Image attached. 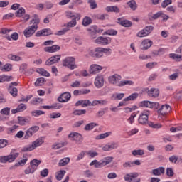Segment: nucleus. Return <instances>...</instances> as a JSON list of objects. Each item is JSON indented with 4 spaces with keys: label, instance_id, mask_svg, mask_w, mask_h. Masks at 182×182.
<instances>
[{
    "label": "nucleus",
    "instance_id": "e2e57ef3",
    "mask_svg": "<svg viewBox=\"0 0 182 182\" xmlns=\"http://www.w3.org/2000/svg\"><path fill=\"white\" fill-rule=\"evenodd\" d=\"M35 171L36 169H34L31 166H30L24 171V173L25 174H33V173H35Z\"/></svg>",
    "mask_w": 182,
    "mask_h": 182
},
{
    "label": "nucleus",
    "instance_id": "49530a36",
    "mask_svg": "<svg viewBox=\"0 0 182 182\" xmlns=\"http://www.w3.org/2000/svg\"><path fill=\"white\" fill-rule=\"evenodd\" d=\"M25 9L23 7H21L16 12V16L17 18H22L25 15Z\"/></svg>",
    "mask_w": 182,
    "mask_h": 182
},
{
    "label": "nucleus",
    "instance_id": "aec40b11",
    "mask_svg": "<svg viewBox=\"0 0 182 182\" xmlns=\"http://www.w3.org/2000/svg\"><path fill=\"white\" fill-rule=\"evenodd\" d=\"M147 94L149 97H159L160 91L157 88H151L150 90H148Z\"/></svg>",
    "mask_w": 182,
    "mask_h": 182
},
{
    "label": "nucleus",
    "instance_id": "6e6552de",
    "mask_svg": "<svg viewBox=\"0 0 182 182\" xmlns=\"http://www.w3.org/2000/svg\"><path fill=\"white\" fill-rule=\"evenodd\" d=\"M150 114V112L147 110L143 111V112L141 113L138 122L140 123V124H146L149 120V116Z\"/></svg>",
    "mask_w": 182,
    "mask_h": 182
},
{
    "label": "nucleus",
    "instance_id": "774afa93",
    "mask_svg": "<svg viewBox=\"0 0 182 182\" xmlns=\"http://www.w3.org/2000/svg\"><path fill=\"white\" fill-rule=\"evenodd\" d=\"M166 176H168V177H173V176H174V171H173V168H166Z\"/></svg>",
    "mask_w": 182,
    "mask_h": 182
},
{
    "label": "nucleus",
    "instance_id": "0eeeda50",
    "mask_svg": "<svg viewBox=\"0 0 182 182\" xmlns=\"http://www.w3.org/2000/svg\"><path fill=\"white\" fill-rule=\"evenodd\" d=\"M37 132H39V127L38 126H33L30 127L26 132L24 139L26 140H28V139H30V137H32L35 133Z\"/></svg>",
    "mask_w": 182,
    "mask_h": 182
},
{
    "label": "nucleus",
    "instance_id": "b1692460",
    "mask_svg": "<svg viewBox=\"0 0 182 182\" xmlns=\"http://www.w3.org/2000/svg\"><path fill=\"white\" fill-rule=\"evenodd\" d=\"M101 161V167H105V166H107V164H110L112 161H113V156H107L103 158Z\"/></svg>",
    "mask_w": 182,
    "mask_h": 182
},
{
    "label": "nucleus",
    "instance_id": "20e7f679",
    "mask_svg": "<svg viewBox=\"0 0 182 182\" xmlns=\"http://www.w3.org/2000/svg\"><path fill=\"white\" fill-rule=\"evenodd\" d=\"M154 29V27H153V26H146L144 29L138 32V33L136 34V36L138 38H144L146 36H149V34L151 32H153Z\"/></svg>",
    "mask_w": 182,
    "mask_h": 182
},
{
    "label": "nucleus",
    "instance_id": "39448f33",
    "mask_svg": "<svg viewBox=\"0 0 182 182\" xmlns=\"http://www.w3.org/2000/svg\"><path fill=\"white\" fill-rule=\"evenodd\" d=\"M171 112V107H170L168 105H161L160 108V114H161V119L162 122H164V119H166V114H168V113H170Z\"/></svg>",
    "mask_w": 182,
    "mask_h": 182
},
{
    "label": "nucleus",
    "instance_id": "cd10ccee",
    "mask_svg": "<svg viewBox=\"0 0 182 182\" xmlns=\"http://www.w3.org/2000/svg\"><path fill=\"white\" fill-rule=\"evenodd\" d=\"M134 85V82L132 80H123L120 81L119 83L117 85V86H119V87H122V86H133Z\"/></svg>",
    "mask_w": 182,
    "mask_h": 182
},
{
    "label": "nucleus",
    "instance_id": "7c9ffc66",
    "mask_svg": "<svg viewBox=\"0 0 182 182\" xmlns=\"http://www.w3.org/2000/svg\"><path fill=\"white\" fill-rule=\"evenodd\" d=\"M70 161V158L67 157V158H64L61 160H60L59 163H58V166L59 167H63L64 166H68V164H69Z\"/></svg>",
    "mask_w": 182,
    "mask_h": 182
},
{
    "label": "nucleus",
    "instance_id": "a19ab883",
    "mask_svg": "<svg viewBox=\"0 0 182 182\" xmlns=\"http://www.w3.org/2000/svg\"><path fill=\"white\" fill-rule=\"evenodd\" d=\"M127 5L132 11H136L137 9V3H136V1L134 0L128 1Z\"/></svg>",
    "mask_w": 182,
    "mask_h": 182
},
{
    "label": "nucleus",
    "instance_id": "f257e3e1",
    "mask_svg": "<svg viewBox=\"0 0 182 182\" xmlns=\"http://www.w3.org/2000/svg\"><path fill=\"white\" fill-rule=\"evenodd\" d=\"M39 22H41L39 18H33L30 21V23H33V25L28 26L23 31L25 38H31V36H32L35 32L38 31V25H39Z\"/></svg>",
    "mask_w": 182,
    "mask_h": 182
},
{
    "label": "nucleus",
    "instance_id": "864d4df0",
    "mask_svg": "<svg viewBox=\"0 0 182 182\" xmlns=\"http://www.w3.org/2000/svg\"><path fill=\"white\" fill-rule=\"evenodd\" d=\"M73 114L75 116H82V114H86V109H75L73 112Z\"/></svg>",
    "mask_w": 182,
    "mask_h": 182
},
{
    "label": "nucleus",
    "instance_id": "c9c22d12",
    "mask_svg": "<svg viewBox=\"0 0 182 182\" xmlns=\"http://www.w3.org/2000/svg\"><path fill=\"white\" fill-rule=\"evenodd\" d=\"M8 90L9 93L13 95L14 97L18 96V88L15 87L9 86Z\"/></svg>",
    "mask_w": 182,
    "mask_h": 182
},
{
    "label": "nucleus",
    "instance_id": "37998d69",
    "mask_svg": "<svg viewBox=\"0 0 182 182\" xmlns=\"http://www.w3.org/2000/svg\"><path fill=\"white\" fill-rule=\"evenodd\" d=\"M96 126H97V124L95 122H91L85 125V127H84V130H85L86 132H89V130H93V129H95Z\"/></svg>",
    "mask_w": 182,
    "mask_h": 182
},
{
    "label": "nucleus",
    "instance_id": "f8f14e48",
    "mask_svg": "<svg viewBox=\"0 0 182 182\" xmlns=\"http://www.w3.org/2000/svg\"><path fill=\"white\" fill-rule=\"evenodd\" d=\"M60 58H62V55H55L51 56L46 61V65L47 66L55 65V63H58L59 60H60Z\"/></svg>",
    "mask_w": 182,
    "mask_h": 182
},
{
    "label": "nucleus",
    "instance_id": "4d7b16f0",
    "mask_svg": "<svg viewBox=\"0 0 182 182\" xmlns=\"http://www.w3.org/2000/svg\"><path fill=\"white\" fill-rule=\"evenodd\" d=\"M88 4L91 9H96L97 8V4L95 0H88Z\"/></svg>",
    "mask_w": 182,
    "mask_h": 182
},
{
    "label": "nucleus",
    "instance_id": "412c9836",
    "mask_svg": "<svg viewBox=\"0 0 182 182\" xmlns=\"http://www.w3.org/2000/svg\"><path fill=\"white\" fill-rule=\"evenodd\" d=\"M102 69H103L102 66L94 64L90 66V73L92 75H96V73H99Z\"/></svg>",
    "mask_w": 182,
    "mask_h": 182
},
{
    "label": "nucleus",
    "instance_id": "dca6fc26",
    "mask_svg": "<svg viewBox=\"0 0 182 182\" xmlns=\"http://www.w3.org/2000/svg\"><path fill=\"white\" fill-rule=\"evenodd\" d=\"M71 96L72 95H70V92H64L60 95V97L58 98V100L60 103H65L70 100Z\"/></svg>",
    "mask_w": 182,
    "mask_h": 182
},
{
    "label": "nucleus",
    "instance_id": "603ef678",
    "mask_svg": "<svg viewBox=\"0 0 182 182\" xmlns=\"http://www.w3.org/2000/svg\"><path fill=\"white\" fill-rule=\"evenodd\" d=\"M90 166H95V168H100L102 167L101 161H98L95 159L90 164Z\"/></svg>",
    "mask_w": 182,
    "mask_h": 182
},
{
    "label": "nucleus",
    "instance_id": "de8ad7c7",
    "mask_svg": "<svg viewBox=\"0 0 182 182\" xmlns=\"http://www.w3.org/2000/svg\"><path fill=\"white\" fill-rule=\"evenodd\" d=\"M45 83H46V80L43 77H40L36 81L35 86H43Z\"/></svg>",
    "mask_w": 182,
    "mask_h": 182
},
{
    "label": "nucleus",
    "instance_id": "c756f323",
    "mask_svg": "<svg viewBox=\"0 0 182 182\" xmlns=\"http://www.w3.org/2000/svg\"><path fill=\"white\" fill-rule=\"evenodd\" d=\"M18 122L21 126H25L26 123H29V119L25 117H18Z\"/></svg>",
    "mask_w": 182,
    "mask_h": 182
},
{
    "label": "nucleus",
    "instance_id": "393cba45",
    "mask_svg": "<svg viewBox=\"0 0 182 182\" xmlns=\"http://www.w3.org/2000/svg\"><path fill=\"white\" fill-rule=\"evenodd\" d=\"M45 143V141L43 140V136H41L38 139H37L36 141H34L31 145L33 146V149H36V147H39L40 146H42Z\"/></svg>",
    "mask_w": 182,
    "mask_h": 182
},
{
    "label": "nucleus",
    "instance_id": "6ab92c4d",
    "mask_svg": "<svg viewBox=\"0 0 182 182\" xmlns=\"http://www.w3.org/2000/svg\"><path fill=\"white\" fill-rule=\"evenodd\" d=\"M119 147V144L116 142H113L112 144H106L102 147V150L104 151H110V150H114V149H117Z\"/></svg>",
    "mask_w": 182,
    "mask_h": 182
},
{
    "label": "nucleus",
    "instance_id": "58836bf2",
    "mask_svg": "<svg viewBox=\"0 0 182 182\" xmlns=\"http://www.w3.org/2000/svg\"><path fill=\"white\" fill-rule=\"evenodd\" d=\"M124 97V93H117L112 95V100H122Z\"/></svg>",
    "mask_w": 182,
    "mask_h": 182
},
{
    "label": "nucleus",
    "instance_id": "5701e85b",
    "mask_svg": "<svg viewBox=\"0 0 182 182\" xmlns=\"http://www.w3.org/2000/svg\"><path fill=\"white\" fill-rule=\"evenodd\" d=\"M45 52H48L49 53H54V52H58L60 50V46L58 45H54L50 47H46L44 48Z\"/></svg>",
    "mask_w": 182,
    "mask_h": 182
},
{
    "label": "nucleus",
    "instance_id": "f03ea898",
    "mask_svg": "<svg viewBox=\"0 0 182 182\" xmlns=\"http://www.w3.org/2000/svg\"><path fill=\"white\" fill-rule=\"evenodd\" d=\"M14 151H15V150L12 149L10 154L4 156H0V163H14V161L19 157V153H15Z\"/></svg>",
    "mask_w": 182,
    "mask_h": 182
},
{
    "label": "nucleus",
    "instance_id": "79ce46f5",
    "mask_svg": "<svg viewBox=\"0 0 182 182\" xmlns=\"http://www.w3.org/2000/svg\"><path fill=\"white\" fill-rule=\"evenodd\" d=\"M37 72L39 73V75H41V76H46V77H49V76H50L49 72L43 68H38Z\"/></svg>",
    "mask_w": 182,
    "mask_h": 182
},
{
    "label": "nucleus",
    "instance_id": "473e14b6",
    "mask_svg": "<svg viewBox=\"0 0 182 182\" xmlns=\"http://www.w3.org/2000/svg\"><path fill=\"white\" fill-rule=\"evenodd\" d=\"M139 97V93L134 92L129 97L124 99V102H129L130 100H136Z\"/></svg>",
    "mask_w": 182,
    "mask_h": 182
},
{
    "label": "nucleus",
    "instance_id": "bb28decb",
    "mask_svg": "<svg viewBox=\"0 0 182 182\" xmlns=\"http://www.w3.org/2000/svg\"><path fill=\"white\" fill-rule=\"evenodd\" d=\"M76 19H77V21L80 19V14H77L76 17L73 18L72 21L66 25L67 28H73L74 26H76Z\"/></svg>",
    "mask_w": 182,
    "mask_h": 182
},
{
    "label": "nucleus",
    "instance_id": "e433bc0d",
    "mask_svg": "<svg viewBox=\"0 0 182 182\" xmlns=\"http://www.w3.org/2000/svg\"><path fill=\"white\" fill-rule=\"evenodd\" d=\"M112 134V132H105L104 134H100L95 136L96 140H102V139H106V137H109Z\"/></svg>",
    "mask_w": 182,
    "mask_h": 182
},
{
    "label": "nucleus",
    "instance_id": "bf43d9fd",
    "mask_svg": "<svg viewBox=\"0 0 182 182\" xmlns=\"http://www.w3.org/2000/svg\"><path fill=\"white\" fill-rule=\"evenodd\" d=\"M0 113L1 114H5V116H9V113H11V108L9 107H5V108H3Z\"/></svg>",
    "mask_w": 182,
    "mask_h": 182
},
{
    "label": "nucleus",
    "instance_id": "ea45409f",
    "mask_svg": "<svg viewBox=\"0 0 182 182\" xmlns=\"http://www.w3.org/2000/svg\"><path fill=\"white\" fill-rule=\"evenodd\" d=\"M169 58L173 59V60H176V62H181L182 60V55L176 53H171Z\"/></svg>",
    "mask_w": 182,
    "mask_h": 182
},
{
    "label": "nucleus",
    "instance_id": "9d476101",
    "mask_svg": "<svg viewBox=\"0 0 182 182\" xmlns=\"http://www.w3.org/2000/svg\"><path fill=\"white\" fill-rule=\"evenodd\" d=\"M95 86L97 87V89H100V87H103L105 86V77L102 75H97L95 79L94 82Z\"/></svg>",
    "mask_w": 182,
    "mask_h": 182
},
{
    "label": "nucleus",
    "instance_id": "f704fd0d",
    "mask_svg": "<svg viewBox=\"0 0 182 182\" xmlns=\"http://www.w3.org/2000/svg\"><path fill=\"white\" fill-rule=\"evenodd\" d=\"M65 174H66V171H65V170L59 171L55 174L56 180H58L59 181H60V180H62V178H63V177Z\"/></svg>",
    "mask_w": 182,
    "mask_h": 182
},
{
    "label": "nucleus",
    "instance_id": "4468645a",
    "mask_svg": "<svg viewBox=\"0 0 182 182\" xmlns=\"http://www.w3.org/2000/svg\"><path fill=\"white\" fill-rule=\"evenodd\" d=\"M53 32L50 28H44L41 31H38L36 33V36L39 38L41 36H49V35H53Z\"/></svg>",
    "mask_w": 182,
    "mask_h": 182
},
{
    "label": "nucleus",
    "instance_id": "a18cd8bd",
    "mask_svg": "<svg viewBox=\"0 0 182 182\" xmlns=\"http://www.w3.org/2000/svg\"><path fill=\"white\" fill-rule=\"evenodd\" d=\"M107 110H109V108L105 107V108H102L101 110L98 111L96 113V117H103V116L105 115V113H106L107 112Z\"/></svg>",
    "mask_w": 182,
    "mask_h": 182
},
{
    "label": "nucleus",
    "instance_id": "f3484780",
    "mask_svg": "<svg viewBox=\"0 0 182 182\" xmlns=\"http://www.w3.org/2000/svg\"><path fill=\"white\" fill-rule=\"evenodd\" d=\"M119 80H122V76L117 74L108 77V81L109 83H111V85H116L117 82H119Z\"/></svg>",
    "mask_w": 182,
    "mask_h": 182
},
{
    "label": "nucleus",
    "instance_id": "09e8293b",
    "mask_svg": "<svg viewBox=\"0 0 182 182\" xmlns=\"http://www.w3.org/2000/svg\"><path fill=\"white\" fill-rule=\"evenodd\" d=\"M148 18L149 19V21H154L156 19H159V18H160V12H157L155 14H151V13L148 14Z\"/></svg>",
    "mask_w": 182,
    "mask_h": 182
},
{
    "label": "nucleus",
    "instance_id": "ddd939ff",
    "mask_svg": "<svg viewBox=\"0 0 182 182\" xmlns=\"http://www.w3.org/2000/svg\"><path fill=\"white\" fill-rule=\"evenodd\" d=\"M139 106L141 107H149L150 109H153V107H159V103L150 101H141Z\"/></svg>",
    "mask_w": 182,
    "mask_h": 182
},
{
    "label": "nucleus",
    "instance_id": "6e6d98bb",
    "mask_svg": "<svg viewBox=\"0 0 182 182\" xmlns=\"http://www.w3.org/2000/svg\"><path fill=\"white\" fill-rule=\"evenodd\" d=\"M144 154V151L143 149H138L132 151V155L136 156H143Z\"/></svg>",
    "mask_w": 182,
    "mask_h": 182
},
{
    "label": "nucleus",
    "instance_id": "3c124183",
    "mask_svg": "<svg viewBox=\"0 0 182 182\" xmlns=\"http://www.w3.org/2000/svg\"><path fill=\"white\" fill-rule=\"evenodd\" d=\"M42 114H45V112L42 110H34L31 112V115L34 117H38V116H42Z\"/></svg>",
    "mask_w": 182,
    "mask_h": 182
},
{
    "label": "nucleus",
    "instance_id": "1a4fd4ad",
    "mask_svg": "<svg viewBox=\"0 0 182 182\" xmlns=\"http://www.w3.org/2000/svg\"><path fill=\"white\" fill-rule=\"evenodd\" d=\"M88 54L92 58H102L103 54L102 52V48L98 47L93 50H90Z\"/></svg>",
    "mask_w": 182,
    "mask_h": 182
},
{
    "label": "nucleus",
    "instance_id": "423d86ee",
    "mask_svg": "<svg viewBox=\"0 0 182 182\" xmlns=\"http://www.w3.org/2000/svg\"><path fill=\"white\" fill-rule=\"evenodd\" d=\"M68 139H71V140H74L76 143L80 144L82 141H83V136L80 134L79 132H71L68 135Z\"/></svg>",
    "mask_w": 182,
    "mask_h": 182
},
{
    "label": "nucleus",
    "instance_id": "4be33fe9",
    "mask_svg": "<svg viewBox=\"0 0 182 182\" xmlns=\"http://www.w3.org/2000/svg\"><path fill=\"white\" fill-rule=\"evenodd\" d=\"M75 106H82V107H87V106H91V102L89 100H78L75 103Z\"/></svg>",
    "mask_w": 182,
    "mask_h": 182
},
{
    "label": "nucleus",
    "instance_id": "2f4dec72",
    "mask_svg": "<svg viewBox=\"0 0 182 182\" xmlns=\"http://www.w3.org/2000/svg\"><path fill=\"white\" fill-rule=\"evenodd\" d=\"M8 59H9V60H13L14 62H19L22 60V58H21V56L14 54H9L8 55Z\"/></svg>",
    "mask_w": 182,
    "mask_h": 182
},
{
    "label": "nucleus",
    "instance_id": "13d9d810",
    "mask_svg": "<svg viewBox=\"0 0 182 182\" xmlns=\"http://www.w3.org/2000/svg\"><path fill=\"white\" fill-rule=\"evenodd\" d=\"M9 141L6 139H0V149H4L8 146Z\"/></svg>",
    "mask_w": 182,
    "mask_h": 182
},
{
    "label": "nucleus",
    "instance_id": "9b49d317",
    "mask_svg": "<svg viewBox=\"0 0 182 182\" xmlns=\"http://www.w3.org/2000/svg\"><path fill=\"white\" fill-rule=\"evenodd\" d=\"M95 43H98V45H109L112 43V38L109 37H102L100 36L95 40Z\"/></svg>",
    "mask_w": 182,
    "mask_h": 182
},
{
    "label": "nucleus",
    "instance_id": "5fc2aeb1",
    "mask_svg": "<svg viewBox=\"0 0 182 182\" xmlns=\"http://www.w3.org/2000/svg\"><path fill=\"white\" fill-rule=\"evenodd\" d=\"M32 150H35V149L33 148V146L32 144H29V145L24 146L21 149V151H23V152L32 151Z\"/></svg>",
    "mask_w": 182,
    "mask_h": 182
},
{
    "label": "nucleus",
    "instance_id": "8fccbe9b",
    "mask_svg": "<svg viewBox=\"0 0 182 182\" xmlns=\"http://www.w3.org/2000/svg\"><path fill=\"white\" fill-rule=\"evenodd\" d=\"M90 23H92V18H90V17L88 16L85 17L82 21V25L84 26H89Z\"/></svg>",
    "mask_w": 182,
    "mask_h": 182
},
{
    "label": "nucleus",
    "instance_id": "72a5a7b5",
    "mask_svg": "<svg viewBox=\"0 0 182 182\" xmlns=\"http://www.w3.org/2000/svg\"><path fill=\"white\" fill-rule=\"evenodd\" d=\"M14 77L12 76H8V75H1L0 76V83H4V82H11Z\"/></svg>",
    "mask_w": 182,
    "mask_h": 182
},
{
    "label": "nucleus",
    "instance_id": "680f3d73",
    "mask_svg": "<svg viewBox=\"0 0 182 182\" xmlns=\"http://www.w3.org/2000/svg\"><path fill=\"white\" fill-rule=\"evenodd\" d=\"M62 116L60 112H53L49 115L50 119H58Z\"/></svg>",
    "mask_w": 182,
    "mask_h": 182
},
{
    "label": "nucleus",
    "instance_id": "69168bd1",
    "mask_svg": "<svg viewBox=\"0 0 182 182\" xmlns=\"http://www.w3.org/2000/svg\"><path fill=\"white\" fill-rule=\"evenodd\" d=\"M136 116H137V113L134 112L131 114L130 117L127 119L129 123H130V124H133V123H134V117H136Z\"/></svg>",
    "mask_w": 182,
    "mask_h": 182
},
{
    "label": "nucleus",
    "instance_id": "2eb2a0df",
    "mask_svg": "<svg viewBox=\"0 0 182 182\" xmlns=\"http://www.w3.org/2000/svg\"><path fill=\"white\" fill-rule=\"evenodd\" d=\"M151 46H153V41L150 39H144L141 43V49L142 50H147Z\"/></svg>",
    "mask_w": 182,
    "mask_h": 182
},
{
    "label": "nucleus",
    "instance_id": "c85d7f7f",
    "mask_svg": "<svg viewBox=\"0 0 182 182\" xmlns=\"http://www.w3.org/2000/svg\"><path fill=\"white\" fill-rule=\"evenodd\" d=\"M107 12H115V14H119L120 12V9L117 6H108L106 7Z\"/></svg>",
    "mask_w": 182,
    "mask_h": 182
},
{
    "label": "nucleus",
    "instance_id": "052dcab7",
    "mask_svg": "<svg viewBox=\"0 0 182 182\" xmlns=\"http://www.w3.org/2000/svg\"><path fill=\"white\" fill-rule=\"evenodd\" d=\"M105 35H109L112 36H116L117 35V31L114 29H109L107 30L106 32H105Z\"/></svg>",
    "mask_w": 182,
    "mask_h": 182
},
{
    "label": "nucleus",
    "instance_id": "a878e982",
    "mask_svg": "<svg viewBox=\"0 0 182 182\" xmlns=\"http://www.w3.org/2000/svg\"><path fill=\"white\" fill-rule=\"evenodd\" d=\"M118 22L122 25V26H124V28H130V26H132V22L128 20L119 18Z\"/></svg>",
    "mask_w": 182,
    "mask_h": 182
},
{
    "label": "nucleus",
    "instance_id": "0e129e2a",
    "mask_svg": "<svg viewBox=\"0 0 182 182\" xmlns=\"http://www.w3.org/2000/svg\"><path fill=\"white\" fill-rule=\"evenodd\" d=\"M171 4H173V0H164L161 3V6L162 8H167V6H168V5H171Z\"/></svg>",
    "mask_w": 182,
    "mask_h": 182
},
{
    "label": "nucleus",
    "instance_id": "c03bdc74",
    "mask_svg": "<svg viewBox=\"0 0 182 182\" xmlns=\"http://www.w3.org/2000/svg\"><path fill=\"white\" fill-rule=\"evenodd\" d=\"M2 72H11L12 70V64L6 63L4 65L3 68H1Z\"/></svg>",
    "mask_w": 182,
    "mask_h": 182
},
{
    "label": "nucleus",
    "instance_id": "7ed1b4c3",
    "mask_svg": "<svg viewBox=\"0 0 182 182\" xmlns=\"http://www.w3.org/2000/svg\"><path fill=\"white\" fill-rule=\"evenodd\" d=\"M76 59L75 57H66L63 60V66L70 69V70H73L77 68V65H75Z\"/></svg>",
    "mask_w": 182,
    "mask_h": 182
},
{
    "label": "nucleus",
    "instance_id": "a211bd4d",
    "mask_svg": "<svg viewBox=\"0 0 182 182\" xmlns=\"http://www.w3.org/2000/svg\"><path fill=\"white\" fill-rule=\"evenodd\" d=\"M137 177H139V173H127L124 176V180H125V181H134L135 178H137Z\"/></svg>",
    "mask_w": 182,
    "mask_h": 182
},
{
    "label": "nucleus",
    "instance_id": "338daca9",
    "mask_svg": "<svg viewBox=\"0 0 182 182\" xmlns=\"http://www.w3.org/2000/svg\"><path fill=\"white\" fill-rule=\"evenodd\" d=\"M18 127H19V126L14 125L13 127L8 128L7 129L8 134H11V133H14V132H15V130H16V129H18Z\"/></svg>",
    "mask_w": 182,
    "mask_h": 182
},
{
    "label": "nucleus",
    "instance_id": "4c0bfd02",
    "mask_svg": "<svg viewBox=\"0 0 182 182\" xmlns=\"http://www.w3.org/2000/svg\"><path fill=\"white\" fill-rule=\"evenodd\" d=\"M39 164H41V160L38 159H33L30 162V166L36 170L38 169V166H39Z\"/></svg>",
    "mask_w": 182,
    "mask_h": 182
}]
</instances>
